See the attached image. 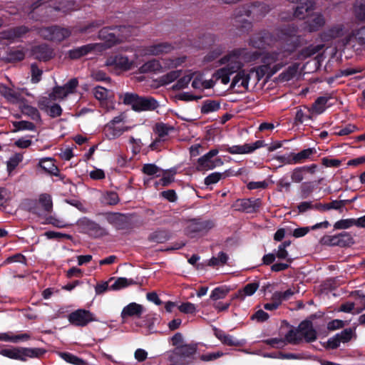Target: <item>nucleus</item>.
<instances>
[{
	"label": "nucleus",
	"mask_w": 365,
	"mask_h": 365,
	"mask_svg": "<svg viewBox=\"0 0 365 365\" xmlns=\"http://www.w3.org/2000/svg\"><path fill=\"white\" fill-rule=\"evenodd\" d=\"M247 53L246 48H235L225 55L219 60V63L220 65L225 66L217 69L213 76L217 80L220 79L222 84L227 85L230 81V76L237 73L231 83L230 89L236 86L248 89L250 73L242 69L244 64L241 60V57Z\"/></svg>",
	"instance_id": "f257e3e1"
},
{
	"label": "nucleus",
	"mask_w": 365,
	"mask_h": 365,
	"mask_svg": "<svg viewBox=\"0 0 365 365\" xmlns=\"http://www.w3.org/2000/svg\"><path fill=\"white\" fill-rule=\"evenodd\" d=\"M271 7L264 2L255 1L250 4H245L238 7L235 11V21H242L243 28L250 29L252 26L250 21L241 19L242 16L252 17L253 19H259L265 16L271 10Z\"/></svg>",
	"instance_id": "f03ea898"
},
{
	"label": "nucleus",
	"mask_w": 365,
	"mask_h": 365,
	"mask_svg": "<svg viewBox=\"0 0 365 365\" xmlns=\"http://www.w3.org/2000/svg\"><path fill=\"white\" fill-rule=\"evenodd\" d=\"M131 29L130 26L125 25L104 27L99 31L98 38L104 41L106 47L110 48L129 38Z\"/></svg>",
	"instance_id": "7ed1b4c3"
},
{
	"label": "nucleus",
	"mask_w": 365,
	"mask_h": 365,
	"mask_svg": "<svg viewBox=\"0 0 365 365\" xmlns=\"http://www.w3.org/2000/svg\"><path fill=\"white\" fill-rule=\"evenodd\" d=\"M53 0H38L33 3L31 6V12L29 14L30 18L36 21L39 20V18L34 17L36 11H43L47 9H53L55 11H60L63 13H67L70 11L78 10L81 5L76 0H61L53 2Z\"/></svg>",
	"instance_id": "20e7f679"
},
{
	"label": "nucleus",
	"mask_w": 365,
	"mask_h": 365,
	"mask_svg": "<svg viewBox=\"0 0 365 365\" xmlns=\"http://www.w3.org/2000/svg\"><path fill=\"white\" fill-rule=\"evenodd\" d=\"M123 102L125 105L131 106L132 109L136 112L153 111L160 106L155 98L140 96L133 93H125L123 96Z\"/></svg>",
	"instance_id": "39448f33"
},
{
	"label": "nucleus",
	"mask_w": 365,
	"mask_h": 365,
	"mask_svg": "<svg viewBox=\"0 0 365 365\" xmlns=\"http://www.w3.org/2000/svg\"><path fill=\"white\" fill-rule=\"evenodd\" d=\"M197 344H184L174 349L169 356V361L178 365H189L197 359Z\"/></svg>",
	"instance_id": "423d86ee"
},
{
	"label": "nucleus",
	"mask_w": 365,
	"mask_h": 365,
	"mask_svg": "<svg viewBox=\"0 0 365 365\" xmlns=\"http://www.w3.org/2000/svg\"><path fill=\"white\" fill-rule=\"evenodd\" d=\"M46 352L42 348L13 347L1 349L0 354L11 359L26 361L28 358H40Z\"/></svg>",
	"instance_id": "0eeeda50"
},
{
	"label": "nucleus",
	"mask_w": 365,
	"mask_h": 365,
	"mask_svg": "<svg viewBox=\"0 0 365 365\" xmlns=\"http://www.w3.org/2000/svg\"><path fill=\"white\" fill-rule=\"evenodd\" d=\"M298 28L294 24L287 25L280 29V38L282 45L288 54H292L300 46V36L297 35Z\"/></svg>",
	"instance_id": "6e6552de"
},
{
	"label": "nucleus",
	"mask_w": 365,
	"mask_h": 365,
	"mask_svg": "<svg viewBox=\"0 0 365 365\" xmlns=\"http://www.w3.org/2000/svg\"><path fill=\"white\" fill-rule=\"evenodd\" d=\"M38 34L46 41L59 43L71 36L72 29L68 27L53 25L39 28Z\"/></svg>",
	"instance_id": "1a4fd4ad"
},
{
	"label": "nucleus",
	"mask_w": 365,
	"mask_h": 365,
	"mask_svg": "<svg viewBox=\"0 0 365 365\" xmlns=\"http://www.w3.org/2000/svg\"><path fill=\"white\" fill-rule=\"evenodd\" d=\"M188 222L185 232L191 238L196 237L198 234L206 233L215 227V222L211 220H202L200 218H193L189 220Z\"/></svg>",
	"instance_id": "9d476101"
},
{
	"label": "nucleus",
	"mask_w": 365,
	"mask_h": 365,
	"mask_svg": "<svg viewBox=\"0 0 365 365\" xmlns=\"http://www.w3.org/2000/svg\"><path fill=\"white\" fill-rule=\"evenodd\" d=\"M78 225L83 233L87 234L93 238H100L108 235L106 228L88 217L80 219L78 222Z\"/></svg>",
	"instance_id": "9b49d317"
},
{
	"label": "nucleus",
	"mask_w": 365,
	"mask_h": 365,
	"mask_svg": "<svg viewBox=\"0 0 365 365\" xmlns=\"http://www.w3.org/2000/svg\"><path fill=\"white\" fill-rule=\"evenodd\" d=\"M68 320L71 324L81 327L87 326L90 322L98 321L93 313L85 309L72 312L68 314Z\"/></svg>",
	"instance_id": "f8f14e48"
},
{
	"label": "nucleus",
	"mask_w": 365,
	"mask_h": 365,
	"mask_svg": "<svg viewBox=\"0 0 365 365\" xmlns=\"http://www.w3.org/2000/svg\"><path fill=\"white\" fill-rule=\"evenodd\" d=\"M291 55L292 54L287 53V52H285V49L280 47L276 51L264 53L262 57V63L270 68H272L274 65L282 62H284L285 66L288 63L287 58Z\"/></svg>",
	"instance_id": "ddd939ff"
},
{
	"label": "nucleus",
	"mask_w": 365,
	"mask_h": 365,
	"mask_svg": "<svg viewBox=\"0 0 365 365\" xmlns=\"http://www.w3.org/2000/svg\"><path fill=\"white\" fill-rule=\"evenodd\" d=\"M277 41L276 37L269 31L263 30L255 34L250 39V44L259 49H264L271 46Z\"/></svg>",
	"instance_id": "4468645a"
},
{
	"label": "nucleus",
	"mask_w": 365,
	"mask_h": 365,
	"mask_svg": "<svg viewBox=\"0 0 365 365\" xmlns=\"http://www.w3.org/2000/svg\"><path fill=\"white\" fill-rule=\"evenodd\" d=\"M265 145L266 144L264 140H258L253 143H245L242 145H233L230 147L227 145H222L221 146V150L228 152L230 154H249Z\"/></svg>",
	"instance_id": "2eb2a0df"
},
{
	"label": "nucleus",
	"mask_w": 365,
	"mask_h": 365,
	"mask_svg": "<svg viewBox=\"0 0 365 365\" xmlns=\"http://www.w3.org/2000/svg\"><path fill=\"white\" fill-rule=\"evenodd\" d=\"M133 62L123 54H115L106 60V65L113 68L117 73L129 71L132 68Z\"/></svg>",
	"instance_id": "dca6fc26"
},
{
	"label": "nucleus",
	"mask_w": 365,
	"mask_h": 365,
	"mask_svg": "<svg viewBox=\"0 0 365 365\" xmlns=\"http://www.w3.org/2000/svg\"><path fill=\"white\" fill-rule=\"evenodd\" d=\"M325 19L322 14L314 13L302 23V29L304 31L312 33L321 29L325 24Z\"/></svg>",
	"instance_id": "f3484780"
},
{
	"label": "nucleus",
	"mask_w": 365,
	"mask_h": 365,
	"mask_svg": "<svg viewBox=\"0 0 365 365\" xmlns=\"http://www.w3.org/2000/svg\"><path fill=\"white\" fill-rule=\"evenodd\" d=\"M354 14L357 21L365 23V1H356L354 6ZM356 36L359 41L365 44V26L359 29Z\"/></svg>",
	"instance_id": "a211bd4d"
},
{
	"label": "nucleus",
	"mask_w": 365,
	"mask_h": 365,
	"mask_svg": "<svg viewBox=\"0 0 365 365\" xmlns=\"http://www.w3.org/2000/svg\"><path fill=\"white\" fill-rule=\"evenodd\" d=\"M31 56L36 60L46 62L53 57V51L47 43H41L31 48Z\"/></svg>",
	"instance_id": "6ab92c4d"
},
{
	"label": "nucleus",
	"mask_w": 365,
	"mask_h": 365,
	"mask_svg": "<svg viewBox=\"0 0 365 365\" xmlns=\"http://www.w3.org/2000/svg\"><path fill=\"white\" fill-rule=\"evenodd\" d=\"M284 66V62L278 63L272 66V68L267 67L264 64L254 67L250 69V73H255L257 81H260L262 78L266 76L267 78H271L274 74L279 71Z\"/></svg>",
	"instance_id": "aec40b11"
},
{
	"label": "nucleus",
	"mask_w": 365,
	"mask_h": 365,
	"mask_svg": "<svg viewBox=\"0 0 365 365\" xmlns=\"http://www.w3.org/2000/svg\"><path fill=\"white\" fill-rule=\"evenodd\" d=\"M297 331L307 343L314 341L317 339V331L314 329L312 322L310 319L301 322L297 327Z\"/></svg>",
	"instance_id": "412c9836"
},
{
	"label": "nucleus",
	"mask_w": 365,
	"mask_h": 365,
	"mask_svg": "<svg viewBox=\"0 0 365 365\" xmlns=\"http://www.w3.org/2000/svg\"><path fill=\"white\" fill-rule=\"evenodd\" d=\"M39 204L42 206V210H40L37 205L30 208V212L38 216H43L49 214L53 210V202L51 197L48 194H41L38 200Z\"/></svg>",
	"instance_id": "4be33fe9"
},
{
	"label": "nucleus",
	"mask_w": 365,
	"mask_h": 365,
	"mask_svg": "<svg viewBox=\"0 0 365 365\" xmlns=\"http://www.w3.org/2000/svg\"><path fill=\"white\" fill-rule=\"evenodd\" d=\"M237 210L247 213L257 212L262 205V200L259 198L240 199L237 200Z\"/></svg>",
	"instance_id": "5701e85b"
},
{
	"label": "nucleus",
	"mask_w": 365,
	"mask_h": 365,
	"mask_svg": "<svg viewBox=\"0 0 365 365\" xmlns=\"http://www.w3.org/2000/svg\"><path fill=\"white\" fill-rule=\"evenodd\" d=\"M29 31V28L26 26H15L0 32V38L14 41L15 39L24 36Z\"/></svg>",
	"instance_id": "b1692460"
},
{
	"label": "nucleus",
	"mask_w": 365,
	"mask_h": 365,
	"mask_svg": "<svg viewBox=\"0 0 365 365\" xmlns=\"http://www.w3.org/2000/svg\"><path fill=\"white\" fill-rule=\"evenodd\" d=\"M219 153L217 149H211L197 160L196 170L200 172L213 170L212 158Z\"/></svg>",
	"instance_id": "393cba45"
},
{
	"label": "nucleus",
	"mask_w": 365,
	"mask_h": 365,
	"mask_svg": "<svg viewBox=\"0 0 365 365\" xmlns=\"http://www.w3.org/2000/svg\"><path fill=\"white\" fill-rule=\"evenodd\" d=\"M107 222L114 226L117 230H124L128 227V220L125 215L120 212L106 213Z\"/></svg>",
	"instance_id": "a878e982"
},
{
	"label": "nucleus",
	"mask_w": 365,
	"mask_h": 365,
	"mask_svg": "<svg viewBox=\"0 0 365 365\" xmlns=\"http://www.w3.org/2000/svg\"><path fill=\"white\" fill-rule=\"evenodd\" d=\"M96 46V43H88L69 50L67 55L70 59L77 60L91 53Z\"/></svg>",
	"instance_id": "bb28decb"
},
{
	"label": "nucleus",
	"mask_w": 365,
	"mask_h": 365,
	"mask_svg": "<svg viewBox=\"0 0 365 365\" xmlns=\"http://www.w3.org/2000/svg\"><path fill=\"white\" fill-rule=\"evenodd\" d=\"M143 310L144 308L141 304L131 302L123 309L120 317L123 321L128 317H135L140 318Z\"/></svg>",
	"instance_id": "cd10ccee"
},
{
	"label": "nucleus",
	"mask_w": 365,
	"mask_h": 365,
	"mask_svg": "<svg viewBox=\"0 0 365 365\" xmlns=\"http://www.w3.org/2000/svg\"><path fill=\"white\" fill-rule=\"evenodd\" d=\"M128 130L123 125H113V123H108L103 128L106 137L109 140H113L120 137Z\"/></svg>",
	"instance_id": "c85d7f7f"
},
{
	"label": "nucleus",
	"mask_w": 365,
	"mask_h": 365,
	"mask_svg": "<svg viewBox=\"0 0 365 365\" xmlns=\"http://www.w3.org/2000/svg\"><path fill=\"white\" fill-rule=\"evenodd\" d=\"M324 46L322 44H310L301 50H299L296 54L295 59L299 61H304L308 58L312 57L317 53H319Z\"/></svg>",
	"instance_id": "c756f323"
},
{
	"label": "nucleus",
	"mask_w": 365,
	"mask_h": 365,
	"mask_svg": "<svg viewBox=\"0 0 365 365\" xmlns=\"http://www.w3.org/2000/svg\"><path fill=\"white\" fill-rule=\"evenodd\" d=\"M259 282H252L247 284L242 289H239L232 296V300H244L245 297L253 295L259 288Z\"/></svg>",
	"instance_id": "7c9ffc66"
},
{
	"label": "nucleus",
	"mask_w": 365,
	"mask_h": 365,
	"mask_svg": "<svg viewBox=\"0 0 365 365\" xmlns=\"http://www.w3.org/2000/svg\"><path fill=\"white\" fill-rule=\"evenodd\" d=\"M172 234L170 231L166 229H158L155 231L151 232L148 240L150 242H155L158 244L164 243L171 238Z\"/></svg>",
	"instance_id": "2f4dec72"
},
{
	"label": "nucleus",
	"mask_w": 365,
	"mask_h": 365,
	"mask_svg": "<svg viewBox=\"0 0 365 365\" xmlns=\"http://www.w3.org/2000/svg\"><path fill=\"white\" fill-rule=\"evenodd\" d=\"M344 29L343 24L334 25L322 33V38L324 41H330L341 37L344 35Z\"/></svg>",
	"instance_id": "473e14b6"
},
{
	"label": "nucleus",
	"mask_w": 365,
	"mask_h": 365,
	"mask_svg": "<svg viewBox=\"0 0 365 365\" xmlns=\"http://www.w3.org/2000/svg\"><path fill=\"white\" fill-rule=\"evenodd\" d=\"M215 336L225 345L230 346H237L240 345V342L235 339L232 336L226 334L223 330L215 328Z\"/></svg>",
	"instance_id": "72a5a7b5"
},
{
	"label": "nucleus",
	"mask_w": 365,
	"mask_h": 365,
	"mask_svg": "<svg viewBox=\"0 0 365 365\" xmlns=\"http://www.w3.org/2000/svg\"><path fill=\"white\" fill-rule=\"evenodd\" d=\"M331 98V94H326L324 96L318 97L313 104L309 112H312L316 114H322L326 109V105L329 99Z\"/></svg>",
	"instance_id": "f704fd0d"
},
{
	"label": "nucleus",
	"mask_w": 365,
	"mask_h": 365,
	"mask_svg": "<svg viewBox=\"0 0 365 365\" xmlns=\"http://www.w3.org/2000/svg\"><path fill=\"white\" fill-rule=\"evenodd\" d=\"M38 167L51 175L58 176V175L59 170L51 158L41 159L38 163Z\"/></svg>",
	"instance_id": "c9c22d12"
},
{
	"label": "nucleus",
	"mask_w": 365,
	"mask_h": 365,
	"mask_svg": "<svg viewBox=\"0 0 365 365\" xmlns=\"http://www.w3.org/2000/svg\"><path fill=\"white\" fill-rule=\"evenodd\" d=\"M220 109V102L216 100H205L202 102L200 112L202 114H209Z\"/></svg>",
	"instance_id": "e433bc0d"
},
{
	"label": "nucleus",
	"mask_w": 365,
	"mask_h": 365,
	"mask_svg": "<svg viewBox=\"0 0 365 365\" xmlns=\"http://www.w3.org/2000/svg\"><path fill=\"white\" fill-rule=\"evenodd\" d=\"M173 49V46L169 43H160L149 46L148 51L152 55H159L168 53Z\"/></svg>",
	"instance_id": "4c0bfd02"
},
{
	"label": "nucleus",
	"mask_w": 365,
	"mask_h": 365,
	"mask_svg": "<svg viewBox=\"0 0 365 365\" xmlns=\"http://www.w3.org/2000/svg\"><path fill=\"white\" fill-rule=\"evenodd\" d=\"M120 201V198L116 192L106 191L101 194L100 202L107 205H115Z\"/></svg>",
	"instance_id": "58836bf2"
},
{
	"label": "nucleus",
	"mask_w": 365,
	"mask_h": 365,
	"mask_svg": "<svg viewBox=\"0 0 365 365\" xmlns=\"http://www.w3.org/2000/svg\"><path fill=\"white\" fill-rule=\"evenodd\" d=\"M25 53L23 49L9 48L6 51V59L9 62H17L24 60Z\"/></svg>",
	"instance_id": "ea45409f"
},
{
	"label": "nucleus",
	"mask_w": 365,
	"mask_h": 365,
	"mask_svg": "<svg viewBox=\"0 0 365 365\" xmlns=\"http://www.w3.org/2000/svg\"><path fill=\"white\" fill-rule=\"evenodd\" d=\"M174 127L170 125H168L164 123H158L155 126V132L158 134V138L162 140L163 141L165 140V137L168 135L170 131L174 130Z\"/></svg>",
	"instance_id": "a19ab883"
},
{
	"label": "nucleus",
	"mask_w": 365,
	"mask_h": 365,
	"mask_svg": "<svg viewBox=\"0 0 365 365\" xmlns=\"http://www.w3.org/2000/svg\"><path fill=\"white\" fill-rule=\"evenodd\" d=\"M21 113L31 118L33 120L41 121V117L38 110L30 105L24 104L21 106Z\"/></svg>",
	"instance_id": "79ce46f5"
},
{
	"label": "nucleus",
	"mask_w": 365,
	"mask_h": 365,
	"mask_svg": "<svg viewBox=\"0 0 365 365\" xmlns=\"http://www.w3.org/2000/svg\"><path fill=\"white\" fill-rule=\"evenodd\" d=\"M58 356L63 359L64 361H66L67 363L73 364V365H86L87 362L78 357L77 356L69 353V352H63L59 351L58 352Z\"/></svg>",
	"instance_id": "37998d69"
},
{
	"label": "nucleus",
	"mask_w": 365,
	"mask_h": 365,
	"mask_svg": "<svg viewBox=\"0 0 365 365\" xmlns=\"http://www.w3.org/2000/svg\"><path fill=\"white\" fill-rule=\"evenodd\" d=\"M337 242L338 247H351L354 244V240L351 235L348 232H342L337 234Z\"/></svg>",
	"instance_id": "c03bdc74"
},
{
	"label": "nucleus",
	"mask_w": 365,
	"mask_h": 365,
	"mask_svg": "<svg viewBox=\"0 0 365 365\" xmlns=\"http://www.w3.org/2000/svg\"><path fill=\"white\" fill-rule=\"evenodd\" d=\"M134 284H137V282L133 279L118 277L109 289L110 290H119Z\"/></svg>",
	"instance_id": "a18cd8bd"
},
{
	"label": "nucleus",
	"mask_w": 365,
	"mask_h": 365,
	"mask_svg": "<svg viewBox=\"0 0 365 365\" xmlns=\"http://www.w3.org/2000/svg\"><path fill=\"white\" fill-rule=\"evenodd\" d=\"M299 68L298 63H294L289 66L286 70L279 75V79L281 81H289L292 79L297 74Z\"/></svg>",
	"instance_id": "49530a36"
},
{
	"label": "nucleus",
	"mask_w": 365,
	"mask_h": 365,
	"mask_svg": "<svg viewBox=\"0 0 365 365\" xmlns=\"http://www.w3.org/2000/svg\"><path fill=\"white\" fill-rule=\"evenodd\" d=\"M316 153L317 150L314 148L304 149L297 153H294L293 160H295L296 164L302 163L304 162L307 159L310 158L311 155L315 154Z\"/></svg>",
	"instance_id": "de8ad7c7"
},
{
	"label": "nucleus",
	"mask_w": 365,
	"mask_h": 365,
	"mask_svg": "<svg viewBox=\"0 0 365 365\" xmlns=\"http://www.w3.org/2000/svg\"><path fill=\"white\" fill-rule=\"evenodd\" d=\"M0 93L7 101L13 103L17 101L19 98V94L17 92L5 85L0 86Z\"/></svg>",
	"instance_id": "09e8293b"
},
{
	"label": "nucleus",
	"mask_w": 365,
	"mask_h": 365,
	"mask_svg": "<svg viewBox=\"0 0 365 365\" xmlns=\"http://www.w3.org/2000/svg\"><path fill=\"white\" fill-rule=\"evenodd\" d=\"M229 172L224 173L215 172L208 175L204 180V184L207 186L217 183L222 178L229 176Z\"/></svg>",
	"instance_id": "8fccbe9b"
},
{
	"label": "nucleus",
	"mask_w": 365,
	"mask_h": 365,
	"mask_svg": "<svg viewBox=\"0 0 365 365\" xmlns=\"http://www.w3.org/2000/svg\"><path fill=\"white\" fill-rule=\"evenodd\" d=\"M230 289L227 286H220L215 288L210 296V299L217 301L224 299L230 292Z\"/></svg>",
	"instance_id": "3c124183"
},
{
	"label": "nucleus",
	"mask_w": 365,
	"mask_h": 365,
	"mask_svg": "<svg viewBox=\"0 0 365 365\" xmlns=\"http://www.w3.org/2000/svg\"><path fill=\"white\" fill-rule=\"evenodd\" d=\"M316 188L314 182H304L300 185V197L302 199L308 198Z\"/></svg>",
	"instance_id": "603ef678"
},
{
	"label": "nucleus",
	"mask_w": 365,
	"mask_h": 365,
	"mask_svg": "<svg viewBox=\"0 0 365 365\" xmlns=\"http://www.w3.org/2000/svg\"><path fill=\"white\" fill-rule=\"evenodd\" d=\"M162 68V66L158 60L152 59L145 62L140 68L142 72H158Z\"/></svg>",
	"instance_id": "864d4df0"
},
{
	"label": "nucleus",
	"mask_w": 365,
	"mask_h": 365,
	"mask_svg": "<svg viewBox=\"0 0 365 365\" xmlns=\"http://www.w3.org/2000/svg\"><path fill=\"white\" fill-rule=\"evenodd\" d=\"M229 259L228 255L224 252H220L217 257H212L208 262L210 267L223 266L227 264Z\"/></svg>",
	"instance_id": "5fc2aeb1"
},
{
	"label": "nucleus",
	"mask_w": 365,
	"mask_h": 365,
	"mask_svg": "<svg viewBox=\"0 0 365 365\" xmlns=\"http://www.w3.org/2000/svg\"><path fill=\"white\" fill-rule=\"evenodd\" d=\"M180 70L171 71L160 77V82L163 85H168L180 77Z\"/></svg>",
	"instance_id": "6e6d98bb"
},
{
	"label": "nucleus",
	"mask_w": 365,
	"mask_h": 365,
	"mask_svg": "<svg viewBox=\"0 0 365 365\" xmlns=\"http://www.w3.org/2000/svg\"><path fill=\"white\" fill-rule=\"evenodd\" d=\"M13 126L14 127V132L20 131V130H35L36 125L27 120H20V121H14L12 123Z\"/></svg>",
	"instance_id": "4d7b16f0"
},
{
	"label": "nucleus",
	"mask_w": 365,
	"mask_h": 365,
	"mask_svg": "<svg viewBox=\"0 0 365 365\" xmlns=\"http://www.w3.org/2000/svg\"><path fill=\"white\" fill-rule=\"evenodd\" d=\"M297 329H291L285 335V340L291 344H299L302 341V337L298 335Z\"/></svg>",
	"instance_id": "13d9d810"
},
{
	"label": "nucleus",
	"mask_w": 365,
	"mask_h": 365,
	"mask_svg": "<svg viewBox=\"0 0 365 365\" xmlns=\"http://www.w3.org/2000/svg\"><path fill=\"white\" fill-rule=\"evenodd\" d=\"M103 24L104 21L103 20H95L83 26H81L79 29V31L82 34H90L95 29L101 27Z\"/></svg>",
	"instance_id": "bf43d9fd"
},
{
	"label": "nucleus",
	"mask_w": 365,
	"mask_h": 365,
	"mask_svg": "<svg viewBox=\"0 0 365 365\" xmlns=\"http://www.w3.org/2000/svg\"><path fill=\"white\" fill-rule=\"evenodd\" d=\"M354 334V329L349 327L344 329L340 333H337L336 336L338 337L340 343H347L351 340Z\"/></svg>",
	"instance_id": "052dcab7"
},
{
	"label": "nucleus",
	"mask_w": 365,
	"mask_h": 365,
	"mask_svg": "<svg viewBox=\"0 0 365 365\" xmlns=\"http://www.w3.org/2000/svg\"><path fill=\"white\" fill-rule=\"evenodd\" d=\"M78 86V81L76 78H73L70 79L66 83H65L63 87V91L66 93L67 96L69 94H73L76 93V88Z\"/></svg>",
	"instance_id": "680f3d73"
},
{
	"label": "nucleus",
	"mask_w": 365,
	"mask_h": 365,
	"mask_svg": "<svg viewBox=\"0 0 365 365\" xmlns=\"http://www.w3.org/2000/svg\"><path fill=\"white\" fill-rule=\"evenodd\" d=\"M68 96L63 91V87L60 86H56L53 88L52 92L49 93V98L51 101H56L57 99H63Z\"/></svg>",
	"instance_id": "e2e57ef3"
},
{
	"label": "nucleus",
	"mask_w": 365,
	"mask_h": 365,
	"mask_svg": "<svg viewBox=\"0 0 365 365\" xmlns=\"http://www.w3.org/2000/svg\"><path fill=\"white\" fill-rule=\"evenodd\" d=\"M93 93L97 100L103 101L108 99V90L102 86H98L93 88Z\"/></svg>",
	"instance_id": "0e129e2a"
},
{
	"label": "nucleus",
	"mask_w": 365,
	"mask_h": 365,
	"mask_svg": "<svg viewBox=\"0 0 365 365\" xmlns=\"http://www.w3.org/2000/svg\"><path fill=\"white\" fill-rule=\"evenodd\" d=\"M348 202H349V200H332L329 203H326L327 210L328 211L329 210L333 209V210H339L340 212H341L342 208L347 204Z\"/></svg>",
	"instance_id": "69168bd1"
},
{
	"label": "nucleus",
	"mask_w": 365,
	"mask_h": 365,
	"mask_svg": "<svg viewBox=\"0 0 365 365\" xmlns=\"http://www.w3.org/2000/svg\"><path fill=\"white\" fill-rule=\"evenodd\" d=\"M31 82L33 83H38L41 79L43 71L38 68L36 63L31 65Z\"/></svg>",
	"instance_id": "338daca9"
},
{
	"label": "nucleus",
	"mask_w": 365,
	"mask_h": 365,
	"mask_svg": "<svg viewBox=\"0 0 365 365\" xmlns=\"http://www.w3.org/2000/svg\"><path fill=\"white\" fill-rule=\"evenodd\" d=\"M22 155L16 153L13 157H11L7 161V170L9 173H11L14 170L19 164V163L22 160Z\"/></svg>",
	"instance_id": "774afa93"
}]
</instances>
